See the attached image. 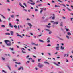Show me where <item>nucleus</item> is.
Returning <instances> with one entry per match:
<instances>
[{"label":"nucleus","mask_w":73,"mask_h":73,"mask_svg":"<svg viewBox=\"0 0 73 73\" xmlns=\"http://www.w3.org/2000/svg\"><path fill=\"white\" fill-rule=\"evenodd\" d=\"M4 42L8 46H10L12 45L11 42V41H9V40H4Z\"/></svg>","instance_id":"f257e3e1"},{"label":"nucleus","mask_w":73,"mask_h":73,"mask_svg":"<svg viewBox=\"0 0 73 73\" xmlns=\"http://www.w3.org/2000/svg\"><path fill=\"white\" fill-rule=\"evenodd\" d=\"M38 66L39 68H42V67L44 66V65L42 64L41 65V64H40V63H38Z\"/></svg>","instance_id":"f03ea898"},{"label":"nucleus","mask_w":73,"mask_h":73,"mask_svg":"<svg viewBox=\"0 0 73 73\" xmlns=\"http://www.w3.org/2000/svg\"><path fill=\"white\" fill-rule=\"evenodd\" d=\"M16 34L17 35V36H18V37H21V38H23V36L20 35H19V33H17Z\"/></svg>","instance_id":"7ed1b4c3"},{"label":"nucleus","mask_w":73,"mask_h":73,"mask_svg":"<svg viewBox=\"0 0 73 73\" xmlns=\"http://www.w3.org/2000/svg\"><path fill=\"white\" fill-rule=\"evenodd\" d=\"M23 50H25V49L24 48H22V53H26V52L23 51Z\"/></svg>","instance_id":"20e7f679"},{"label":"nucleus","mask_w":73,"mask_h":73,"mask_svg":"<svg viewBox=\"0 0 73 73\" xmlns=\"http://www.w3.org/2000/svg\"><path fill=\"white\" fill-rule=\"evenodd\" d=\"M53 17L52 18V20H54L55 19V15L54 14H53Z\"/></svg>","instance_id":"39448f33"},{"label":"nucleus","mask_w":73,"mask_h":73,"mask_svg":"<svg viewBox=\"0 0 73 73\" xmlns=\"http://www.w3.org/2000/svg\"><path fill=\"white\" fill-rule=\"evenodd\" d=\"M21 69H22V70H24V68L23 67H21L18 69V70H20Z\"/></svg>","instance_id":"423d86ee"},{"label":"nucleus","mask_w":73,"mask_h":73,"mask_svg":"<svg viewBox=\"0 0 73 73\" xmlns=\"http://www.w3.org/2000/svg\"><path fill=\"white\" fill-rule=\"evenodd\" d=\"M9 25L10 27H11V28H13V26L12 25L11 23H9Z\"/></svg>","instance_id":"0eeeda50"},{"label":"nucleus","mask_w":73,"mask_h":73,"mask_svg":"<svg viewBox=\"0 0 73 73\" xmlns=\"http://www.w3.org/2000/svg\"><path fill=\"white\" fill-rule=\"evenodd\" d=\"M47 42L49 43L50 42V38H48L47 39Z\"/></svg>","instance_id":"6e6552de"},{"label":"nucleus","mask_w":73,"mask_h":73,"mask_svg":"<svg viewBox=\"0 0 73 73\" xmlns=\"http://www.w3.org/2000/svg\"><path fill=\"white\" fill-rule=\"evenodd\" d=\"M10 33L11 36H13V33H14L13 31H11L10 32Z\"/></svg>","instance_id":"1a4fd4ad"},{"label":"nucleus","mask_w":73,"mask_h":73,"mask_svg":"<svg viewBox=\"0 0 73 73\" xmlns=\"http://www.w3.org/2000/svg\"><path fill=\"white\" fill-rule=\"evenodd\" d=\"M67 35H68V36H70V35H71V33L70 32H67Z\"/></svg>","instance_id":"9d476101"},{"label":"nucleus","mask_w":73,"mask_h":73,"mask_svg":"<svg viewBox=\"0 0 73 73\" xmlns=\"http://www.w3.org/2000/svg\"><path fill=\"white\" fill-rule=\"evenodd\" d=\"M28 25H29V26L30 27H32V24L30 23H28Z\"/></svg>","instance_id":"9b49d317"},{"label":"nucleus","mask_w":73,"mask_h":73,"mask_svg":"<svg viewBox=\"0 0 73 73\" xmlns=\"http://www.w3.org/2000/svg\"><path fill=\"white\" fill-rule=\"evenodd\" d=\"M39 41H40V42H44V41L42 40H41V39H39Z\"/></svg>","instance_id":"f8f14e48"},{"label":"nucleus","mask_w":73,"mask_h":73,"mask_svg":"<svg viewBox=\"0 0 73 73\" xmlns=\"http://www.w3.org/2000/svg\"><path fill=\"white\" fill-rule=\"evenodd\" d=\"M32 44L33 45H36V46H38V44H35L34 43H32Z\"/></svg>","instance_id":"ddd939ff"},{"label":"nucleus","mask_w":73,"mask_h":73,"mask_svg":"<svg viewBox=\"0 0 73 73\" xmlns=\"http://www.w3.org/2000/svg\"><path fill=\"white\" fill-rule=\"evenodd\" d=\"M54 64H55V65H57V66H59V65H58V64H57L56 63L54 62Z\"/></svg>","instance_id":"4468645a"},{"label":"nucleus","mask_w":73,"mask_h":73,"mask_svg":"<svg viewBox=\"0 0 73 73\" xmlns=\"http://www.w3.org/2000/svg\"><path fill=\"white\" fill-rule=\"evenodd\" d=\"M30 4H31L33 5H35V3H30Z\"/></svg>","instance_id":"2eb2a0df"},{"label":"nucleus","mask_w":73,"mask_h":73,"mask_svg":"<svg viewBox=\"0 0 73 73\" xmlns=\"http://www.w3.org/2000/svg\"><path fill=\"white\" fill-rule=\"evenodd\" d=\"M58 24V22H54L53 23V24Z\"/></svg>","instance_id":"dca6fc26"},{"label":"nucleus","mask_w":73,"mask_h":73,"mask_svg":"<svg viewBox=\"0 0 73 73\" xmlns=\"http://www.w3.org/2000/svg\"><path fill=\"white\" fill-rule=\"evenodd\" d=\"M56 50H59V47H57L56 48Z\"/></svg>","instance_id":"f3484780"},{"label":"nucleus","mask_w":73,"mask_h":73,"mask_svg":"<svg viewBox=\"0 0 73 73\" xmlns=\"http://www.w3.org/2000/svg\"><path fill=\"white\" fill-rule=\"evenodd\" d=\"M65 29H66V31H69V29H67V28H65Z\"/></svg>","instance_id":"a211bd4d"},{"label":"nucleus","mask_w":73,"mask_h":73,"mask_svg":"<svg viewBox=\"0 0 73 73\" xmlns=\"http://www.w3.org/2000/svg\"><path fill=\"white\" fill-rule=\"evenodd\" d=\"M46 27L48 28H50L51 27L50 26L46 25Z\"/></svg>","instance_id":"6ab92c4d"},{"label":"nucleus","mask_w":73,"mask_h":73,"mask_svg":"<svg viewBox=\"0 0 73 73\" xmlns=\"http://www.w3.org/2000/svg\"><path fill=\"white\" fill-rule=\"evenodd\" d=\"M5 35H10V33H5Z\"/></svg>","instance_id":"aec40b11"},{"label":"nucleus","mask_w":73,"mask_h":73,"mask_svg":"<svg viewBox=\"0 0 73 73\" xmlns=\"http://www.w3.org/2000/svg\"><path fill=\"white\" fill-rule=\"evenodd\" d=\"M1 16H2V17H3V18H4V19H5V17L4 16H3V15L1 14Z\"/></svg>","instance_id":"412c9836"},{"label":"nucleus","mask_w":73,"mask_h":73,"mask_svg":"<svg viewBox=\"0 0 73 73\" xmlns=\"http://www.w3.org/2000/svg\"><path fill=\"white\" fill-rule=\"evenodd\" d=\"M11 17L12 18H13L14 17V15H11Z\"/></svg>","instance_id":"4be33fe9"},{"label":"nucleus","mask_w":73,"mask_h":73,"mask_svg":"<svg viewBox=\"0 0 73 73\" xmlns=\"http://www.w3.org/2000/svg\"><path fill=\"white\" fill-rule=\"evenodd\" d=\"M61 49H64V47H62V46H61L60 48Z\"/></svg>","instance_id":"5701e85b"},{"label":"nucleus","mask_w":73,"mask_h":73,"mask_svg":"<svg viewBox=\"0 0 73 73\" xmlns=\"http://www.w3.org/2000/svg\"><path fill=\"white\" fill-rule=\"evenodd\" d=\"M44 63H45V64H47L48 65L49 64V63L47 62H44Z\"/></svg>","instance_id":"b1692460"},{"label":"nucleus","mask_w":73,"mask_h":73,"mask_svg":"<svg viewBox=\"0 0 73 73\" xmlns=\"http://www.w3.org/2000/svg\"><path fill=\"white\" fill-rule=\"evenodd\" d=\"M1 27H2L3 28H4L5 27V25H1Z\"/></svg>","instance_id":"393cba45"},{"label":"nucleus","mask_w":73,"mask_h":73,"mask_svg":"<svg viewBox=\"0 0 73 73\" xmlns=\"http://www.w3.org/2000/svg\"><path fill=\"white\" fill-rule=\"evenodd\" d=\"M60 26H61V27H63V26L62 25V22H61V23H60Z\"/></svg>","instance_id":"a878e982"},{"label":"nucleus","mask_w":73,"mask_h":73,"mask_svg":"<svg viewBox=\"0 0 73 73\" xmlns=\"http://www.w3.org/2000/svg\"><path fill=\"white\" fill-rule=\"evenodd\" d=\"M14 28H15L16 29L17 28V26H16V25H14Z\"/></svg>","instance_id":"bb28decb"},{"label":"nucleus","mask_w":73,"mask_h":73,"mask_svg":"<svg viewBox=\"0 0 73 73\" xmlns=\"http://www.w3.org/2000/svg\"><path fill=\"white\" fill-rule=\"evenodd\" d=\"M41 59H38V62H40V61H41Z\"/></svg>","instance_id":"cd10ccee"},{"label":"nucleus","mask_w":73,"mask_h":73,"mask_svg":"<svg viewBox=\"0 0 73 73\" xmlns=\"http://www.w3.org/2000/svg\"><path fill=\"white\" fill-rule=\"evenodd\" d=\"M8 68L10 70H11V67H10L9 66H8Z\"/></svg>","instance_id":"c85d7f7f"},{"label":"nucleus","mask_w":73,"mask_h":73,"mask_svg":"<svg viewBox=\"0 0 73 73\" xmlns=\"http://www.w3.org/2000/svg\"><path fill=\"white\" fill-rule=\"evenodd\" d=\"M49 31V34L50 35V34H51V31L50 30Z\"/></svg>","instance_id":"c756f323"},{"label":"nucleus","mask_w":73,"mask_h":73,"mask_svg":"<svg viewBox=\"0 0 73 73\" xmlns=\"http://www.w3.org/2000/svg\"><path fill=\"white\" fill-rule=\"evenodd\" d=\"M67 9H68V10H69L70 11H71V10L69 8H67Z\"/></svg>","instance_id":"7c9ffc66"},{"label":"nucleus","mask_w":73,"mask_h":73,"mask_svg":"<svg viewBox=\"0 0 73 73\" xmlns=\"http://www.w3.org/2000/svg\"><path fill=\"white\" fill-rule=\"evenodd\" d=\"M15 64H20V62H19V63L17 62H15Z\"/></svg>","instance_id":"2f4dec72"},{"label":"nucleus","mask_w":73,"mask_h":73,"mask_svg":"<svg viewBox=\"0 0 73 73\" xmlns=\"http://www.w3.org/2000/svg\"><path fill=\"white\" fill-rule=\"evenodd\" d=\"M66 37H67L68 39H69V38L68 36H66Z\"/></svg>","instance_id":"473e14b6"},{"label":"nucleus","mask_w":73,"mask_h":73,"mask_svg":"<svg viewBox=\"0 0 73 73\" xmlns=\"http://www.w3.org/2000/svg\"><path fill=\"white\" fill-rule=\"evenodd\" d=\"M45 30H46V31H50L49 30L46 29H45Z\"/></svg>","instance_id":"72a5a7b5"},{"label":"nucleus","mask_w":73,"mask_h":73,"mask_svg":"<svg viewBox=\"0 0 73 73\" xmlns=\"http://www.w3.org/2000/svg\"><path fill=\"white\" fill-rule=\"evenodd\" d=\"M51 46V45H50V44H48L47 46Z\"/></svg>","instance_id":"f704fd0d"},{"label":"nucleus","mask_w":73,"mask_h":73,"mask_svg":"<svg viewBox=\"0 0 73 73\" xmlns=\"http://www.w3.org/2000/svg\"><path fill=\"white\" fill-rule=\"evenodd\" d=\"M24 5H25V7H27V5L25 3H24Z\"/></svg>","instance_id":"c9c22d12"},{"label":"nucleus","mask_w":73,"mask_h":73,"mask_svg":"<svg viewBox=\"0 0 73 73\" xmlns=\"http://www.w3.org/2000/svg\"><path fill=\"white\" fill-rule=\"evenodd\" d=\"M2 71L3 72H4V73H6V72L4 70H2Z\"/></svg>","instance_id":"e433bc0d"},{"label":"nucleus","mask_w":73,"mask_h":73,"mask_svg":"<svg viewBox=\"0 0 73 73\" xmlns=\"http://www.w3.org/2000/svg\"><path fill=\"white\" fill-rule=\"evenodd\" d=\"M35 69H36V70H38V68H37V67H36L35 68Z\"/></svg>","instance_id":"4c0bfd02"},{"label":"nucleus","mask_w":73,"mask_h":73,"mask_svg":"<svg viewBox=\"0 0 73 73\" xmlns=\"http://www.w3.org/2000/svg\"><path fill=\"white\" fill-rule=\"evenodd\" d=\"M13 61H16V59H13Z\"/></svg>","instance_id":"58836bf2"},{"label":"nucleus","mask_w":73,"mask_h":73,"mask_svg":"<svg viewBox=\"0 0 73 73\" xmlns=\"http://www.w3.org/2000/svg\"><path fill=\"white\" fill-rule=\"evenodd\" d=\"M7 2L8 3H9L10 2V1L9 0H7Z\"/></svg>","instance_id":"ea45409f"},{"label":"nucleus","mask_w":73,"mask_h":73,"mask_svg":"<svg viewBox=\"0 0 73 73\" xmlns=\"http://www.w3.org/2000/svg\"><path fill=\"white\" fill-rule=\"evenodd\" d=\"M11 50H12V51H13V48H12L11 49Z\"/></svg>","instance_id":"a19ab883"},{"label":"nucleus","mask_w":73,"mask_h":73,"mask_svg":"<svg viewBox=\"0 0 73 73\" xmlns=\"http://www.w3.org/2000/svg\"><path fill=\"white\" fill-rule=\"evenodd\" d=\"M66 54H64V57H66Z\"/></svg>","instance_id":"79ce46f5"},{"label":"nucleus","mask_w":73,"mask_h":73,"mask_svg":"<svg viewBox=\"0 0 73 73\" xmlns=\"http://www.w3.org/2000/svg\"><path fill=\"white\" fill-rule=\"evenodd\" d=\"M19 5L21 7H22V5L20 3H19Z\"/></svg>","instance_id":"37998d69"},{"label":"nucleus","mask_w":73,"mask_h":73,"mask_svg":"<svg viewBox=\"0 0 73 73\" xmlns=\"http://www.w3.org/2000/svg\"><path fill=\"white\" fill-rule=\"evenodd\" d=\"M18 28L19 30H20V27H19V25L18 26Z\"/></svg>","instance_id":"c03bdc74"},{"label":"nucleus","mask_w":73,"mask_h":73,"mask_svg":"<svg viewBox=\"0 0 73 73\" xmlns=\"http://www.w3.org/2000/svg\"><path fill=\"white\" fill-rule=\"evenodd\" d=\"M29 57V55H28V56L26 57L27 58H28V57Z\"/></svg>","instance_id":"a18cd8bd"},{"label":"nucleus","mask_w":73,"mask_h":73,"mask_svg":"<svg viewBox=\"0 0 73 73\" xmlns=\"http://www.w3.org/2000/svg\"><path fill=\"white\" fill-rule=\"evenodd\" d=\"M51 23H54V21H50Z\"/></svg>","instance_id":"49530a36"},{"label":"nucleus","mask_w":73,"mask_h":73,"mask_svg":"<svg viewBox=\"0 0 73 73\" xmlns=\"http://www.w3.org/2000/svg\"><path fill=\"white\" fill-rule=\"evenodd\" d=\"M42 5V4H40V5H38V6H41Z\"/></svg>","instance_id":"de8ad7c7"},{"label":"nucleus","mask_w":73,"mask_h":73,"mask_svg":"<svg viewBox=\"0 0 73 73\" xmlns=\"http://www.w3.org/2000/svg\"><path fill=\"white\" fill-rule=\"evenodd\" d=\"M42 36V35H38V37H40V36Z\"/></svg>","instance_id":"09e8293b"},{"label":"nucleus","mask_w":73,"mask_h":73,"mask_svg":"<svg viewBox=\"0 0 73 73\" xmlns=\"http://www.w3.org/2000/svg\"><path fill=\"white\" fill-rule=\"evenodd\" d=\"M41 10L40 11V13H41V12H42V8L41 9Z\"/></svg>","instance_id":"8fccbe9b"},{"label":"nucleus","mask_w":73,"mask_h":73,"mask_svg":"<svg viewBox=\"0 0 73 73\" xmlns=\"http://www.w3.org/2000/svg\"><path fill=\"white\" fill-rule=\"evenodd\" d=\"M35 11H38V10L37 9H36L35 10Z\"/></svg>","instance_id":"3c124183"},{"label":"nucleus","mask_w":73,"mask_h":73,"mask_svg":"<svg viewBox=\"0 0 73 73\" xmlns=\"http://www.w3.org/2000/svg\"><path fill=\"white\" fill-rule=\"evenodd\" d=\"M16 21H18V22H19V20L18 19H17Z\"/></svg>","instance_id":"603ef678"},{"label":"nucleus","mask_w":73,"mask_h":73,"mask_svg":"<svg viewBox=\"0 0 73 73\" xmlns=\"http://www.w3.org/2000/svg\"><path fill=\"white\" fill-rule=\"evenodd\" d=\"M36 3H40V1L38 0V1H37Z\"/></svg>","instance_id":"864d4df0"},{"label":"nucleus","mask_w":73,"mask_h":73,"mask_svg":"<svg viewBox=\"0 0 73 73\" xmlns=\"http://www.w3.org/2000/svg\"><path fill=\"white\" fill-rule=\"evenodd\" d=\"M62 5H63V6H64V7H65L66 6H65V5H64V4H62Z\"/></svg>","instance_id":"5fc2aeb1"},{"label":"nucleus","mask_w":73,"mask_h":73,"mask_svg":"<svg viewBox=\"0 0 73 73\" xmlns=\"http://www.w3.org/2000/svg\"><path fill=\"white\" fill-rule=\"evenodd\" d=\"M58 64H59V65H60V64H61V63H60V62H58Z\"/></svg>","instance_id":"6e6d98bb"},{"label":"nucleus","mask_w":73,"mask_h":73,"mask_svg":"<svg viewBox=\"0 0 73 73\" xmlns=\"http://www.w3.org/2000/svg\"><path fill=\"white\" fill-rule=\"evenodd\" d=\"M58 1H59V2H60L61 3H62V1H61L60 0H58Z\"/></svg>","instance_id":"4d7b16f0"},{"label":"nucleus","mask_w":73,"mask_h":73,"mask_svg":"<svg viewBox=\"0 0 73 73\" xmlns=\"http://www.w3.org/2000/svg\"><path fill=\"white\" fill-rule=\"evenodd\" d=\"M2 58L3 60H5V58Z\"/></svg>","instance_id":"13d9d810"},{"label":"nucleus","mask_w":73,"mask_h":73,"mask_svg":"<svg viewBox=\"0 0 73 73\" xmlns=\"http://www.w3.org/2000/svg\"><path fill=\"white\" fill-rule=\"evenodd\" d=\"M32 58H30L28 59L29 60H32Z\"/></svg>","instance_id":"bf43d9fd"},{"label":"nucleus","mask_w":73,"mask_h":73,"mask_svg":"<svg viewBox=\"0 0 73 73\" xmlns=\"http://www.w3.org/2000/svg\"><path fill=\"white\" fill-rule=\"evenodd\" d=\"M66 60L67 62H69V61H68V59H66Z\"/></svg>","instance_id":"052dcab7"},{"label":"nucleus","mask_w":73,"mask_h":73,"mask_svg":"<svg viewBox=\"0 0 73 73\" xmlns=\"http://www.w3.org/2000/svg\"><path fill=\"white\" fill-rule=\"evenodd\" d=\"M7 10L8 11H10V9H8Z\"/></svg>","instance_id":"680f3d73"},{"label":"nucleus","mask_w":73,"mask_h":73,"mask_svg":"<svg viewBox=\"0 0 73 73\" xmlns=\"http://www.w3.org/2000/svg\"><path fill=\"white\" fill-rule=\"evenodd\" d=\"M20 27H21V28H23V26H22V25H20Z\"/></svg>","instance_id":"e2e57ef3"},{"label":"nucleus","mask_w":73,"mask_h":73,"mask_svg":"<svg viewBox=\"0 0 73 73\" xmlns=\"http://www.w3.org/2000/svg\"><path fill=\"white\" fill-rule=\"evenodd\" d=\"M48 25H51V24L50 23H49L48 24Z\"/></svg>","instance_id":"0e129e2a"},{"label":"nucleus","mask_w":73,"mask_h":73,"mask_svg":"<svg viewBox=\"0 0 73 73\" xmlns=\"http://www.w3.org/2000/svg\"><path fill=\"white\" fill-rule=\"evenodd\" d=\"M30 34H31V35H32V36H33V34L32 33H30Z\"/></svg>","instance_id":"69168bd1"},{"label":"nucleus","mask_w":73,"mask_h":73,"mask_svg":"<svg viewBox=\"0 0 73 73\" xmlns=\"http://www.w3.org/2000/svg\"><path fill=\"white\" fill-rule=\"evenodd\" d=\"M30 1H31V2H33V1H32V0H29Z\"/></svg>","instance_id":"338daca9"},{"label":"nucleus","mask_w":73,"mask_h":73,"mask_svg":"<svg viewBox=\"0 0 73 73\" xmlns=\"http://www.w3.org/2000/svg\"><path fill=\"white\" fill-rule=\"evenodd\" d=\"M52 3H55V2L54 1L52 0Z\"/></svg>","instance_id":"774afa93"}]
</instances>
